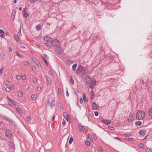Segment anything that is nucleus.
Returning a JSON list of instances; mask_svg holds the SVG:
<instances>
[{"label": "nucleus", "instance_id": "338daca9", "mask_svg": "<svg viewBox=\"0 0 152 152\" xmlns=\"http://www.w3.org/2000/svg\"><path fill=\"white\" fill-rule=\"evenodd\" d=\"M87 78L89 80V81H91V78H90L89 76H87L86 78Z\"/></svg>", "mask_w": 152, "mask_h": 152}, {"label": "nucleus", "instance_id": "f3484780", "mask_svg": "<svg viewBox=\"0 0 152 152\" xmlns=\"http://www.w3.org/2000/svg\"><path fill=\"white\" fill-rule=\"evenodd\" d=\"M41 26L40 24H38L36 26V29L38 31H40L41 29Z\"/></svg>", "mask_w": 152, "mask_h": 152}, {"label": "nucleus", "instance_id": "20e7f679", "mask_svg": "<svg viewBox=\"0 0 152 152\" xmlns=\"http://www.w3.org/2000/svg\"><path fill=\"white\" fill-rule=\"evenodd\" d=\"M62 52V49L60 46L58 47L55 50V52L58 54H61Z\"/></svg>", "mask_w": 152, "mask_h": 152}, {"label": "nucleus", "instance_id": "c9c22d12", "mask_svg": "<svg viewBox=\"0 0 152 152\" xmlns=\"http://www.w3.org/2000/svg\"><path fill=\"white\" fill-rule=\"evenodd\" d=\"M31 118L30 116H27L26 117V120L28 121H31Z\"/></svg>", "mask_w": 152, "mask_h": 152}, {"label": "nucleus", "instance_id": "2eb2a0df", "mask_svg": "<svg viewBox=\"0 0 152 152\" xmlns=\"http://www.w3.org/2000/svg\"><path fill=\"white\" fill-rule=\"evenodd\" d=\"M146 133V131L144 130H141L139 132V134L140 135H142L145 134Z\"/></svg>", "mask_w": 152, "mask_h": 152}, {"label": "nucleus", "instance_id": "58836bf2", "mask_svg": "<svg viewBox=\"0 0 152 152\" xmlns=\"http://www.w3.org/2000/svg\"><path fill=\"white\" fill-rule=\"evenodd\" d=\"M24 64L25 65H26V66H29V63L28 62V61H25L24 63Z\"/></svg>", "mask_w": 152, "mask_h": 152}, {"label": "nucleus", "instance_id": "49530a36", "mask_svg": "<svg viewBox=\"0 0 152 152\" xmlns=\"http://www.w3.org/2000/svg\"><path fill=\"white\" fill-rule=\"evenodd\" d=\"M79 102H80V104H82L83 102V99L82 98H81L80 99V101H79Z\"/></svg>", "mask_w": 152, "mask_h": 152}, {"label": "nucleus", "instance_id": "a18cd8bd", "mask_svg": "<svg viewBox=\"0 0 152 152\" xmlns=\"http://www.w3.org/2000/svg\"><path fill=\"white\" fill-rule=\"evenodd\" d=\"M16 14V11L14 10L12 11V14L13 15H15Z\"/></svg>", "mask_w": 152, "mask_h": 152}, {"label": "nucleus", "instance_id": "bb28decb", "mask_svg": "<svg viewBox=\"0 0 152 152\" xmlns=\"http://www.w3.org/2000/svg\"><path fill=\"white\" fill-rule=\"evenodd\" d=\"M14 37L15 39V40L17 41H19L20 40V39H19V38L18 37V36L17 35V34H15L14 35Z\"/></svg>", "mask_w": 152, "mask_h": 152}, {"label": "nucleus", "instance_id": "393cba45", "mask_svg": "<svg viewBox=\"0 0 152 152\" xmlns=\"http://www.w3.org/2000/svg\"><path fill=\"white\" fill-rule=\"evenodd\" d=\"M77 66V64L76 63H75L72 66V68L73 71H75L76 70Z\"/></svg>", "mask_w": 152, "mask_h": 152}, {"label": "nucleus", "instance_id": "9b49d317", "mask_svg": "<svg viewBox=\"0 0 152 152\" xmlns=\"http://www.w3.org/2000/svg\"><path fill=\"white\" fill-rule=\"evenodd\" d=\"M92 107L93 109L97 110L99 107V106L97 105L95 102H93L92 104Z\"/></svg>", "mask_w": 152, "mask_h": 152}, {"label": "nucleus", "instance_id": "e433bc0d", "mask_svg": "<svg viewBox=\"0 0 152 152\" xmlns=\"http://www.w3.org/2000/svg\"><path fill=\"white\" fill-rule=\"evenodd\" d=\"M45 45L46 46H47L48 48H51V46L50 45H49L48 44L46 43H45Z\"/></svg>", "mask_w": 152, "mask_h": 152}, {"label": "nucleus", "instance_id": "6e6552de", "mask_svg": "<svg viewBox=\"0 0 152 152\" xmlns=\"http://www.w3.org/2000/svg\"><path fill=\"white\" fill-rule=\"evenodd\" d=\"M27 10V8H25L24 9V12H23V16L25 18H27L30 15V13H28Z\"/></svg>", "mask_w": 152, "mask_h": 152}, {"label": "nucleus", "instance_id": "de8ad7c7", "mask_svg": "<svg viewBox=\"0 0 152 152\" xmlns=\"http://www.w3.org/2000/svg\"><path fill=\"white\" fill-rule=\"evenodd\" d=\"M70 83H71L72 84H73L74 83V80L72 78L71 79Z\"/></svg>", "mask_w": 152, "mask_h": 152}, {"label": "nucleus", "instance_id": "b1692460", "mask_svg": "<svg viewBox=\"0 0 152 152\" xmlns=\"http://www.w3.org/2000/svg\"><path fill=\"white\" fill-rule=\"evenodd\" d=\"M135 124L137 126H140L141 125L142 122L141 121H136L135 122Z\"/></svg>", "mask_w": 152, "mask_h": 152}, {"label": "nucleus", "instance_id": "8fccbe9b", "mask_svg": "<svg viewBox=\"0 0 152 152\" xmlns=\"http://www.w3.org/2000/svg\"><path fill=\"white\" fill-rule=\"evenodd\" d=\"M16 78L18 79V80H19L20 79V75H18L17 76H16Z\"/></svg>", "mask_w": 152, "mask_h": 152}, {"label": "nucleus", "instance_id": "a19ab883", "mask_svg": "<svg viewBox=\"0 0 152 152\" xmlns=\"http://www.w3.org/2000/svg\"><path fill=\"white\" fill-rule=\"evenodd\" d=\"M98 148V150L100 151V152H103V151L102 149L100 147H99L97 148Z\"/></svg>", "mask_w": 152, "mask_h": 152}, {"label": "nucleus", "instance_id": "f8f14e48", "mask_svg": "<svg viewBox=\"0 0 152 152\" xmlns=\"http://www.w3.org/2000/svg\"><path fill=\"white\" fill-rule=\"evenodd\" d=\"M102 121L103 123L107 125H108L111 123V122L110 121L107 119H103L102 120Z\"/></svg>", "mask_w": 152, "mask_h": 152}, {"label": "nucleus", "instance_id": "423d86ee", "mask_svg": "<svg viewBox=\"0 0 152 152\" xmlns=\"http://www.w3.org/2000/svg\"><path fill=\"white\" fill-rule=\"evenodd\" d=\"M96 82L95 80H92L90 83V87L92 89H93L96 85Z\"/></svg>", "mask_w": 152, "mask_h": 152}, {"label": "nucleus", "instance_id": "c756f323", "mask_svg": "<svg viewBox=\"0 0 152 152\" xmlns=\"http://www.w3.org/2000/svg\"><path fill=\"white\" fill-rule=\"evenodd\" d=\"M21 79L23 80H25L26 79V76L25 75H22Z\"/></svg>", "mask_w": 152, "mask_h": 152}, {"label": "nucleus", "instance_id": "79ce46f5", "mask_svg": "<svg viewBox=\"0 0 152 152\" xmlns=\"http://www.w3.org/2000/svg\"><path fill=\"white\" fill-rule=\"evenodd\" d=\"M108 128L109 129H110L111 130H114V128L113 127L109 126L108 127Z\"/></svg>", "mask_w": 152, "mask_h": 152}, {"label": "nucleus", "instance_id": "72a5a7b5", "mask_svg": "<svg viewBox=\"0 0 152 152\" xmlns=\"http://www.w3.org/2000/svg\"><path fill=\"white\" fill-rule=\"evenodd\" d=\"M36 98L35 94H33L31 96V98L33 100H35L36 99Z\"/></svg>", "mask_w": 152, "mask_h": 152}, {"label": "nucleus", "instance_id": "0e129e2a", "mask_svg": "<svg viewBox=\"0 0 152 152\" xmlns=\"http://www.w3.org/2000/svg\"><path fill=\"white\" fill-rule=\"evenodd\" d=\"M41 88L40 86L38 87L37 88V90L38 91H40L41 90Z\"/></svg>", "mask_w": 152, "mask_h": 152}, {"label": "nucleus", "instance_id": "4d7b16f0", "mask_svg": "<svg viewBox=\"0 0 152 152\" xmlns=\"http://www.w3.org/2000/svg\"><path fill=\"white\" fill-rule=\"evenodd\" d=\"M57 104H58V106L59 107H61V104L60 103V102H57Z\"/></svg>", "mask_w": 152, "mask_h": 152}, {"label": "nucleus", "instance_id": "7ed1b4c3", "mask_svg": "<svg viewBox=\"0 0 152 152\" xmlns=\"http://www.w3.org/2000/svg\"><path fill=\"white\" fill-rule=\"evenodd\" d=\"M59 41L57 39L53 40L51 42V45L54 47H57L59 44Z\"/></svg>", "mask_w": 152, "mask_h": 152}, {"label": "nucleus", "instance_id": "052dcab7", "mask_svg": "<svg viewBox=\"0 0 152 152\" xmlns=\"http://www.w3.org/2000/svg\"><path fill=\"white\" fill-rule=\"evenodd\" d=\"M7 121H9L10 122H11V121H12V120L11 119H10V118H7Z\"/></svg>", "mask_w": 152, "mask_h": 152}, {"label": "nucleus", "instance_id": "13d9d810", "mask_svg": "<svg viewBox=\"0 0 152 152\" xmlns=\"http://www.w3.org/2000/svg\"><path fill=\"white\" fill-rule=\"evenodd\" d=\"M3 70V69L2 68L0 69V75H2L3 72L2 71Z\"/></svg>", "mask_w": 152, "mask_h": 152}, {"label": "nucleus", "instance_id": "2f4dec72", "mask_svg": "<svg viewBox=\"0 0 152 152\" xmlns=\"http://www.w3.org/2000/svg\"><path fill=\"white\" fill-rule=\"evenodd\" d=\"M12 104H13L14 105L16 106H18L19 105V104L18 103H17L16 102H14V101L12 103Z\"/></svg>", "mask_w": 152, "mask_h": 152}, {"label": "nucleus", "instance_id": "473e14b6", "mask_svg": "<svg viewBox=\"0 0 152 152\" xmlns=\"http://www.w3.org/2000/svg\"><path fill=\"white\" fill-rule=\"evenodd\" d=\"M8 100L9 101V102L11 103L12 104V103L13 102H14V101H13L10 98V97H8Z\"/></svg>", "mask_w": 152, "mask_h": 152}, {"label": "nucleus", "instance_id": "a878e982", "mask_svg": "<svg viewBox=\"0 0 152 152\" xmlns=\"http://www.w3.org/2000/svg\"><path fill=\"white\" fill-rule=\"evenodd\" d=\"M85 144L87 146H89L90 145V142L89 140H86L85 141Z\"/></svg>", "mask_w": 152, "mask_h": 152}, {"label": "nucleus", "instance_id": "c03bdc74", "mask_svg": "<svg viewBox=\"0 0 152 152\" xmlns=\"http://www.w3.org/2000/svg\"><path fill=\"white\" fill-rule=\"evenodd\" d=\"M31 60L32 61L35 62H36L37 61V60L34 59V58H31Z\"/></svg>", "mask_w": 152, "mask_h": 152}, {"label": "nucleus", "instance_id": "4c0bfd02", "mask_svg": "<svg viewBox=\"0 0 152 152\" xmlns=\"http://www.w3.org/2000/svg\"><path fill=\"white\" fill-rule=\"evenodd\" d=\"M6 90L7 92H9L10 91V89L9 87H7L6 88Z\"/></svg>", "mask_w": 152, "mask_h": 152}, {"label": "nucleus", "instance_id": "864d4df0", "mask_svg": "<svg viewBox=\"0 0 152 152\" xmlns=\"http://www.w3.org/2000/svg\"><path fill=\"white\" fill-rule=\"evenodd\" d=\"M66 124V121L64 120L63 119V121H62V124L63 125H65Z\"/></svg>", "mask_w": 152, "mask_h": 152}, {"label": "nucleus", "instance_id": "774afa93", "mask_svg": "<svg viewBox=\"0 0 152 152\" xmlns=\"http://www.w3.org/2000/svg\"><path fill=\"white\" fill-rule=\"evenodd\" d=\"M92 117V115L91 114H89L88 115V118H91Z\"/></svg>", "mask_w": 152, "mask_h": 152}, {"label": "nucleus", "instance_id": "6e6d98bb", "mask_svg": "<svg viewBox=\"0 0 152 152\" xmlns=\"http://www.w3.org/2000/svg\"><path fill=\"white\" fill-rule=\"evenodd\" d=\"M10 123L12 126H15V123L13 121H12L11 122H10Z\"/></svg>", "mask_w": 152, "mask_h": 152}, {"label": "nucleus", "instance_id": "6ab92c4d", "mask_svg": "<svg viewBox=\"0 0 152 152\" xmlns=\"http://www.w3.org/2000/svg\"><path fill=\"white\" fill-rule=\"evenodd\" d=\"M4 31L3 30L0 29V36L3 37L4 36Z\"/></svg>", "mask_w": 152, "mask_h": 152}, {"label": "nucleus", "instance_id": "5fc2aeb1", "mask_svg": "<svg viewBox=\"0 0 152 152\" xmlns=\"http://www.w3.org/2000/svg\"><path fill=\"white\" fill-rule=\"evenodd\" d=\"M132 135L131 134H126L125 136V137H129L131 136Z\"/></svg>", "mask_w": 152, "mask_h": 152}, {"label": "nucleus", "instance_id": "09e8293b", "mask_svg": "<svg viewBox=\"0 0 152 152\" xmlns=\"http://www.w3.org/2000/svg\"><path fill=\"white\" fill-rule=\"evenodd\" d=\"M5 84L6 85H9L10 84V82L9 81H6L5 82Z\"/></svg>", "mask_w": 152, "mask_h": 152}, {"label": "nucleus", "instance_id": "1a4fd4ad", "mask_svg": "<svg viewBox=\"0 0 152 152\" xmlns=\"http://www.w3.org/2000/svg\"><path fill=\"white\" fill-rule=\"evenodd\" d=\"M44 40L45 42H49L52 41V39L49 37H44Z\"/></svg>", "mask_w": 152, "mask_h": 152}, {"label": "nucleus", "instance_id": "bf43d9fd", "mask_svg": "<svg viewBox=\"0 0 152 152\" xmlns=\"http://www.w3.org/2000/svg\"><path fill=\"white\" fill-rule=\"evenodd\" d=\"M146 150L147 152H151V150L148 148H146Z\"/></svg>", "mask_w": 152, "mask_h": 152}, {"label": "nucleus", "instance_id": "37998d69", "mask_svg": "<svg viewBox=\"0 0 152 152\" xmlns=\"http://www.w3.org/2000/svg\"><path fill=\"white\" fill-rule=\"evenodd\" d=\"M33 82H34V83H36L37 82V80L36 78H34L33 79Z\"/></svg>", "mask_w": 152, "mask_h": 152}, {"label": "nucleus", "instance_id": "680f3d73", "mask_svg": "<svg viewBox=\"0 0 152 152\" xmlns=\"http://www.w3.org/2000/svg\"><path fill=\"white\" fill-rule=\"evenodd\" d=\"M30 0V1L31 3H33V2H34L35 1H37V0Z\"/></svg>", "mask_w": 152, "mask_h": 152}, {"label": "nucleus", "instance_id": "dca6fc26", "mask_svg": "<svg viewBox=\"0 0 152 152\" xmlns=\"http://www.w3.org/2000/svg\"><path fill=\"white\" fill-rule=\"evenodd\" d=\"M134 119V117L133 115L130 116L128 118V121L129 122L132 121Z\"/></svg>", "mask_w": 152, "mask_h": 152}, {"label": "nucleus", "instance_id": "0eeeda50", "mask_svg": "<svg viewBox=\"0 0 152 152\" xmlns=\"http://www.w3.org/2000/svg\"><path fill=\"white\" fill-rule=\"evenodd\" d=\"M45 77L46 78V81H47V84L48 85H49L50 84L51 80L50 77H48V76L46 75L45 74L44 75Z\"/></svg>", "mask_w": 152, "mask_h": 152}, {"label": "nucleus", "instance_id": "ddd939ff", "mask_svg": "<svg viewBox=\"0 0 152 152\" xmlns=\"http://www.w3.org/2000/svg\"><path fill=\"white\" fill-rule=\"evenodd\" d=\"M54 102H55V100H53L49 103L50 104L49 105L50 106V107L51 108H53L55 106V104Z\"/></svg>", "mask_w": 152, "mask_h": 152}, {"label": "nucleus", "instance_id": "a211bd4d", "mask_svg": "<svg viewBox=\"0 0 152 152\" xmlns=\"http://www.w3.org/2000/svg\"><path fill=\"white\" fill-rule=\"evenodd\" d=\"M86 93L83 94V98L84 101L86 102H88V99H86Z\"/></svg>", "mask_w": 152, "mask_h": 152}, {"label": "nucleus", "instance_id": "5701e85b", "mask_svg": "<svg viewBox=\"0 0 152 152\" xmlns=\"http://www.w3.org/2000/svg\"><path fill=\"white\" fill-rule=\"evenodd\" d=\"M16 110L19 113H22V111L21 109L19 107H17L16 108Z\"/></svg>", "mask_w": 152, "mask_h": 152}, {"label": "nucleus", "instance_id": "e2e57ef3", "mask_svg": "<svg viewBox=\"0 0 152 152\" xmlns=\"http://www.w3.org/2000/svg\"><path fill=\"white\" fill-rule=\"evenodd\" d=\"M128 140H129V141H132L134 140L133 138H131V137H129V139H128Z\"/></svg>", "mask_w": 152, "mask_h": 152}, {"label": "nucleus", "instance_id": "aec40b11", "mask_svg": "<svg viewBox=\"0 0 152 152\" xmlns=\"http://www.w3.org/2000/svg\"><path fill=\"white\" fill-rule=\"evenodd\" d=\"M94 95V93L93 90H92L91 92V100L93 99V98Z\"/></svg>", "mask_w": 152, "mask_h": 152}, {"label": "nucleus", "instance_id": "3c124183", "mask_svg": "<svg viewBox=\"0 0 152 152\" xmlns=\"http://www.w3.org/2000/svg\"><path fill=\"white\" fill-rule=\"evenodd\" d=\"M94 114L95 115L97 116H98L99 115V113L97 111H95V112H94Z\"/></svg>", "mask_w": 152, "mask_h": 152}, {"label": "nucleus", "instance_id": "603ef678", "mask_svg": "<svg viewBox=\"0 0 152 152\" xmlns=\"http://www.w3.org/2000/svg\"><path fill=\"white\" fill-rule=\"evenodd\" d=\"M9 87V88H10V89H14V87L12 85H11L10 87Z\"/></svg>", "mask_w": 152, "mask_h": 152}, {"label": "nucleus", "instance_id": "4be33fe9", "mask_svg": "<svg viewBox=\"0 0 152 152\" xmlns=\"http://www.w3.org/2000/svg\"><path fill=\"white\" fill-rule=\"evenodd\" d=\"M148 113L149 115L152 117V107L150 108L148 111Z\"/></svg>", "mask_w": 152, "mask_h": 152}, {"label": "nucleus", "instance_id": "c85d7f7f", "mask_svg": "<svg viewBox=\"0 0 152 152\" xmlns=\"http://www.w3.org/2000/svg\"><path fill=\"white\" fill-rule=\"evenodd\" d=\"M79 129L80 132H81L83 129V126H80V124H79V126L78 127Z\"/></svg>", "mask_w": 152, "mask_h": 152}, {"label": "nucleus", "instance_id": "412c9836", "mask_svg": "<svg viewBox=\"0 0 152 152\" xmlns=\"http://www.w3.org/2000/svg\"><path fill=\"white\" fill-rule=\"evenodd\" d=\"M15 52L17 55L18 57H19L20 58H23V56H22L21 55H20L17 51H15Z\"/></svg>", "mask_w": 152, "mask_h": 152}, {"label": "nucleus", "instance_id": "4468645a", "mask_svg": "<svg viewBox=\"0 0 152 152\" xmlns=\"http://www.w3.org/2000/svg\"><path fill=\"white\" fill-rule=\"evenodd\" d=\"M9 148L11 149H12L14 148L15 146L14 145L12 142H10L9 143Z\"/></svg>", "mask_w": 152, "mask_h": 152}, {"label": "nucleus", "instance_id": "f704fd0d", "mask_svg": "<svg viewBox=\"0 0 152 152\" xmlns=\"http://www.w3.org/2000/svg\"><path fill=\"white\" fill-rule=\"evenodd\" d=\"M73 138L72 137H71L70 139L69 140V143L70 144H71L73 141Z\"/></svg>", "mask_w": 152, "mask_h": 152}, {"label": "nucleus", "instance_id": "9d476101", "mask_svg": "<svg viewBox=\"0 0 152 152\" xmlns=\"http://www.w3.org/2000/svg\"><path fill=\"white\" fill-rule=\"evenodd\" d=\"M64 116L65 118L69 122L71 121V119L69 118L67 113L66 112H65L64 113Z\"/></svg>", "mask_w": 152, "mask_h": 152}, {"label": "nucleus", "instance_id": "cd10ccee", "mask_svg": "<svg viewBox=\"0 0 152 152\" xmlns=\"http://www.w3.org/2000/svg\"><path fill=\"white\" fill-rule=\"evenodd\" d=\"M18 95L20 97H21L23 96V92L21 91L18 92Z\"/></svg>", "mask_w": 152, "mask_h": 152}, {"label": "nucleus", "instance_id": "39448f33", "mask_svg": "<svg viewBox=\"0 0 152 152\" xmlns=\"http://www.w3.org/2000/svg\"><path fill=\"white\" fill-rule=\"evenodd\" d=\"M6 135L9 138H11L12 136V132L10 130H8L6 132Z\"/></svg>", "mask_w": 152, "mask_h": 152}, {"label": "nucleus", "instance_id": "f03ea898", "mask_svg": "<svg viewBox=\"0 0 152 152\" xmlns=\"http://www.w3.org/2000/svg\"><path fill=\"white\" fill-rule=\"evenodd\" d=\"M76 73H81L84 75L87 74V72L84 67L80 65L76 71Z\"/></svg>", "mask_w": 152, "mask_h": 152}, {"label": "nucleus", "instance_id": "69168bd1", "mask_svg": "<svg viewBox=\"0 0 152 152\" xmlns=\"http://www.w3.org/2000/svg\"><path fill=\"white\" fill-rule=\"evenodd\" d=\"M36 62V65L38 66H39V62H37V61Z\"/></svg>", "mask_w": 152, "mask_h": 152}, {"label": "nucleus", "instance_id": "7c9ffc66", "mask_svg": "<svg viewBox=\"0 0 152 152\" xmlns=\"http://www.w3.org/2000/svg\"><path fill=\"white\" fill-rule=\"evenodd\" d=\"M139 146L141 148H144V145L142 143H140L139 144Z\"/></svg>", "mask_w": 152, "mask_h": 152}, {"label": "nucleus", "instance_id": "f257e3e1", "mask_svg": "<svg viewBox=\"0 0 152 152\" xmlns=\"http://www.w3.org/2000/svg\"><path fill=\"white\" fill-rule=\"evenodd\" d=\"M145 113L143 111L140 110L136 114V118L139 120L143 119L145 117Z\"/></svg>", "mask_w": 152, "mask_h": 152}, {"label": "nucleus", "instance_id": "ea45409f", "mask_svg": "<svg viewBox=\"0 0 152 152\" xmlns=\"http://www.w3.org/2000/svg\"><path fill=\"white\" fill-rule=\"evenodd\" d=\"M58 93L60 94V95H61V89H60V88H58Z\"/></svg>", "mask_w": 152, "mask_h": 152}]
</instances>
